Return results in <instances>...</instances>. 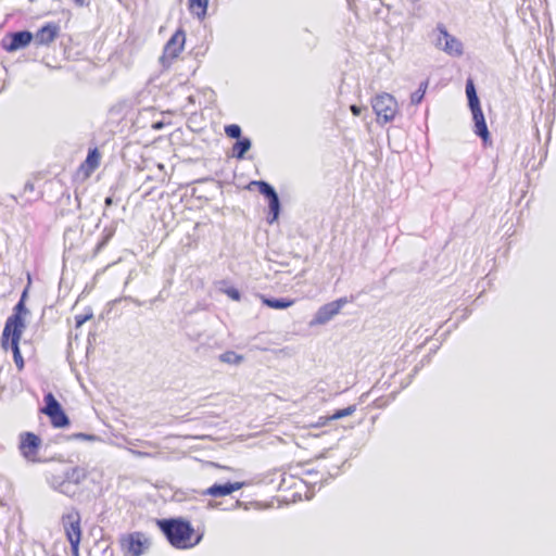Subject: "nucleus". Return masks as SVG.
<instances>
[{"mask_svg":"<svg viewBox=\"0 0 556 556\" xmlns=\"http://www.w3.org/2000/svg\"><path fill=\"white\" fill-rule=\"evenodd\" d=\"M350 110L354 116H359L362 114V108L356 104H352Z\"/></svg>","mask_w":556,"mask_h":556,"instance_id":"obj_34","label":"nucleus"},{"mask_svg":"<svg viewBox=\"0 0 556 556\" xmlns=\"http://www.w3.org/2000/svg\"><path fill=\"white\" fill-rule=\"evenodd\" d=\"M60 30L59 24L49 22L37 30L33 40H35L38 46H49L58 38Z\"/></svg>","mask_w":556,"mask_h":556,"instance_id":"obj_13","label":"nucleus"},{"mask_svg":"<svg viewBox=\"0 0 556 556\" xmlns=\"http://www.w3.org/2000/svg\"><path fill=\"white\" fill-rule=\"evenodd\" d=\"M217 506H218V503L212 502V501L208 502V507L216 508Z\"/></svg>","mask_w":556,"mask_h":556,"instance_id":"obj_39","label":"nucleus"},{"mask_svg":"<svg viewBox=\"0 0 556 556\" xmlns=\"http://www.w3.org/2000/svg\"><path fill=\"white\" fill-rule=\"evenodd\" d=\"M262 303L269 308L274 309H286L293 305L294 300L289 298H271L266 295H261Z\"/></svg>","mask_w":556,"mask_h":556,"instance_id":"obj_19","label":"nucleus"},{"mask_svg":"<svg viewBox=\"0 0 556 556\" xmlns=\"http://www.w3.org/2000/svg\"><path fill=\"white\" fill-rule=\"evenodd\" d=\"M348 303L346 298H340L338 300H334L332 302H329L327 304H324L318 308L316 314L314 315L313 319L311 320V325H325L329 320H331L342 309V307Z\"/></svg>","mask_w":556,"mask_h":556,"instance_id":"obj_12","label":"nucleus"},{"mask_svg":"<svg viewBox=\"0 0 556 556\" xmlns=\"http://www.w3.org/2000/svg\"><path fill=\"white\" fill-rule=\"evenodd\" d=\"M43 403L45 405L40 408V413L47 416L63 408L60 402L51 392H48L43 395Z\"/></svg>","mask_w":556,"mask_h":556,"instance_id":"obj_20","label":"nucleus"},{"mask_svg":"<svg viewBox=\"0 0 556 556\" xmlns=\"http://www.w3.org/2000/svg\"><path fill=\"white\" fill-rule=\"evenodd\" d=\"M92 317H93V314H92L91 311H89V312H87L85 314L76 315L75 316V327L76 328L81 327L86 321H88Z\"/></svg>","mask_w":556,"mask_h":556,"instance_id":"obj_30","label":"nucleus"},{"mask_svg":"<svg viewBox=\"0 0 556 556\" xmlns=\"http://www.w3.org/2000/svg\"><path fill=\"white\" fill-rule=\"evenodd\" d=\"M356 410V405H350L345 408L336 409L330 416L320 417V419L325 420H337L343 417L352 415Z\"/></svg>","mask_w":556,"mask_h":556,"instance_id":"obj_25","label":"nucleus"},{"mask_svg":"<svg viewBox=\"0 0 556 556\" xmlns=\"http://www.w3.org/2000/svg\"><path fill=\"white\" fill-rule=\"evenodd\" d=\"M76 7L83 8L89 5V2L86 0H72Z\"/></svg>","mask_w":556,"mask_h":556,"instance_id":"obj_37","label":"nucleus"},{"mask_svg":"<svg viewBox=\"0 0 556 556\" xmlns=\"http://www.w3.org/2000/svg\"><path fill=\"white\" fill-rule=\"evenodd\" d=\"M251 185L256 186L258 192L266 198L268 202L267 222L275 223L281 213V202L276 189L265 180H254Z\"/></svg>","mask_w":556,"mask_h":556,"instance_id":"obj_5","label":"nucleus"},{"mask_svg":"<svg viewBox=\"0 0 556 556\" xmlns=\"http://www.w3.org/2000/svg\"><path fill=\"white\" fill-rule=\"evenodd\" d=\"M143 112H144V113H150V112H151V110H150V109H144V110H143Z\"/></svg>","mask_w":556,"mask_h":556,"instance_id":"obj_46","label":"nucleus"},{"mask_svg":"<svg viewBox=\"0 0 556 556\" xmlns=\"http://www.w3.org/2000/svg\"><path fill=\"white\" fill-rule=\"evenodd\" d=\"M70 439L84 440V441L94 442V441H98V440H99V437H98V435H96V434L84 433V432H77V433L72 434V435L70 437Z\"/></svg>","mask_w":556,"mask_h":556,"instance_id":"obj_29","label":"nucleus"},{"mask_svg":"<svg viewBox=\"0 0 556 556\" xmlns=\"http://www.w3.org/2000/svg\"><path fill=\"white\" fill-rule=\"evenodd\" d=\"M127 300H130L132 303H135L136 305L138 306H141L142 305V302H140L139 300L137 299H132V298H126Z\"/></svg>","mask_w":556,"mask_h":556,"instance_id":"obj_38","label":"nucleus"},{"mask_svg":"<svg viewBox=\"0 0 556 556\" xmlns=\"http://www.w3.org/2000/svg\"><path fill=\"white\" fill-rule=\"evenodd\" d=\"M35 186L31 181H26L23 189V194H27L28 192H34Z\"/></svg>","mask_w":556,"mask_h":556,"instance_id":"obj_33","label":"nucleus"},{"mask_svg":"<svg viewBox=\"0 0 556 556\" xmlns=\"http://www.w3.org/2000/svg\"><path fill=\"white\" fill-rule=\"evenodd\" d=\"M224 293L227 294L231 300L239 301L241 299L240 291L235 287H228L224 290Z\"/></svg>","mask_w":556,"mask_h":556,"instance_id":"obj_31","label":"nucleus"},{"mask_svg":"<svg viewBox=\"0 0 556 556\" xmlns=\"http://www.w3.org/2000/svg\"><path fill=\"white\" fill-rule=\"evenodd\" d=\"M100 159L101 154L98 148H92L88 150V154L85 162L91 169H96L100 164Z\"/></svg>","mask_w":556,"mask_h":556,"instance_id":"obj_27","label":"nucleus"},{"mask_svg":"<svg viewBox=\"0 0 556 556\" xmlns=\"http://www.w3.org/2000/svg\"><path fill=\"white\" fill-rule=\"evenodd\" d=\"M240 505H241V502H240V501H236V503H235V507H238V506H240Z\"/></svg>","mask_w":556,"mask_h":556,"instance_id":"obj_43","label":"nucleus"},{"mask_svg":"<svg viewBox=\"0 0 556 556\" xmlns=\"http://www.w3.org/2000/svg\"><path fill=\"white\" fill-rule=\"evenodd\" d=\"M86 478V469L76 466L68 468L61 473L51 475L48 478V483L53 490L72 497L77 493L79 484Z\"/></svg>","mask_w":556,"mask_h":556,"instance_id":"obj_2","label":"nucleus"},{"mask_svg":"<svg viewBox=\"0 0 556 556\" xmlns=\"http://www.w3.org/2000/svg\"><path fill=\"white\" fill-rule=\"evenodd\" d=\"M34 39L30 30L23 29L8 33L1 40L2 48L8 52H14L26 48Z\"/></svg>","mask_w":556,"mask_h":556,"instance_id":"obj_10","label":"nucleus"},{"mask_svg":"<svg viewBox=\"0 0 556 556\" xmlns=\"http://www.w3.org/2000/svg\"><path fill=\"white\" fill-rule=\"evenodd\" d=\"M185 42L186 34L180 27L172 35L164 46L163 54L160 56V63L163 67H168L172 62L178 58L179 53L184 49Z\"/></svg>","mask_w":556,"mask_h":556,"instance_id":"obj_8","label":"nucleus"},{"mask_svg":"<svg viewBox=\"0 0 556 556\" xmlns=\"http://www.w3.org/2000/svg\"><path fill=\"white\" fill-rule=\"evenodd\" d=\"M466 96L468 100V108L470 112L477 111L481 109L480 99L477 93V89L472 78H468L466 80Z\"/></svg>","mask_w":556,"mask_h":556,"instance_id":"obj_17","label":"nucleus"},{"mask_svg":"<svg viewBox=\"0 0 556 556\" xmlns=\"http://www.w3.org/2000/svg\"><path fill=\"white\" fill-rule=\"evenodd\" d=\"M41 439L34 432L25 431L20 434L18 450L21 455L28 462H37Z\"/></svg>","mask_w":556,"mask_h":556,"instance_id":"obj_9","label":"nucleus"},{"mask_svg":"<svg viewBox=\"0 0 556 556\" xmlns=\"http://www.w3.org/2000/svg\"><path fill=\"white\" fill-rule=\"evenodd\" d=\"M22 334H9V344L8 350L11 349L13 353V359L18 369H22L24 367V359L20 350V341H21Z\"/></svg>","mask_w":556,"mask_h":556,"instance_id":"obj_16","label":"nucleus"},{"mask_svg":"<svg viewBox=\"0 0 556 556\" xmlns=\"http://www.w3.org/2000/svg\"><path fill=\"white\" fill-rule=\"evenodd\" d=\"M251 147L252 140L249 137H242L236 140V142L233 143L231 149V156L237 160H243L245 157L247 152L251 149Z\"/></svg>","mask_w":556,"mask_h":556,"instance_id":"obj_18","label":"nucleus"},{"mask_svg":"<svg viewBox=\"0 0 556 556\" xmlns=\"http://www.w3.org/2000/svg\"><path fill=\"white\" fill-rule=\"evenodd\" d=\"M37 198H38V197H36V198H27V199H26V201H27V202H31V201L36 200Z\"/></svg>","mask_w":556,"mask_h":556,"instance_id":"obj_42","label":"nucleus"},{"mask_svg":"<svg viewBox=\"0 0 556 556\" xmlns=\"http://www.w3.org/2000/svg\"><path fill=\"white\" fill-rule=\"evenodd\" d=\"M156 525L167 542L175 548L187 549L200 543L202 534L192 542L194 529L191 522L182 517L156 519Z\"/></svg>","mask_w":556,"mask_h":556,"instance_id":"obj_1","label":"nucleus"},{"mask_svg":"<svg viewBox=\"0 0 556 556\" xmlns=\"http://www.w3.org/2000/svg\"><path fill=\"white\" fill-rule=\"evenodd\" d=\"M164 126H165V123L163 121L153 122L152 125H151V127L154 130H161Z\"/></svg>","mask_w":556,"mask_h":556,"instance_id":"obj_35","label":"nucleus"},{"mask_svg":"<svg viewBox=\"0 0 556 556\" xmlns=\"http://www.w3.org/2000/svg\"><path fill=\"white\" fill-rule=\"evenodd\" d=\"M420 9L421 7L417 3V4H414L412 11L409 12V15L413 16V17H418L420 18L421 15H420Z\"/></svg>","mask_w":556,"mask_h":556,"instance_id":"obj_32","label":"nucleus"},{"mask_svg":"<svg viewBox=\"0 0 556 556\" xmlns=\"http://www.w3.org/2000/svg\"><path fill=\"white\" fill-rule=\"evenodd\" d=\"M160 300H162L161 293L155 299H153L151 301V303H154V302L160 301Z\"/></svg>","mask_w":556,"mask_h":556,"instance_id":"obj_41","label":"nucleus"},{"mask_svg":"<svg viewBox=\"0 0 556 556\" xmlns=\"http://www.w3.org/2000/svg\"><path fill=\"white\" fill-rule=\"evenodd\" d=\"M48 417L50 419L51 425L54 428H64L70 425V418L65 414L63 408L58 412L51 413L50 415H48Z\"/></svg>","mask_w":556,"mask_h":556,"instance_id":"obj_21","label":"nucleus"},{"mask_svg":"<svg viewBox=\"0 0 556 556\" xmlns=\"http://www.w3.org/2000/svg\"><path fill=\"white\" fill-rule=\"evenodd\" d=\"M29 314V309L23 302H17L13 307V313L10 315L4 324L1 334V346L8 350L9 334H23L26 328L25 316Z\"/></svg>","mask_w":556,"mask_h":556,"instance_id":"obj_3","label":"nucleus"},{"mask_svg":"<svg viewBox=\"0 0 556 556\" xmlns=\"http://www.w3.org/2000/svg\"><path fill=\"white\" fill-rule=\"evenodd\" d=\"M208 0H189V9L199 18L206 15Z\"/></svg>","mask_w":556,"mask_h":556,"instance_id":"obj_22","label":"nucleus"},{"mask_svg":"<svg viewBox=\"0 0 556 556\" xmlns=\"http://www.w3.org/2000/svg\"><path fill=\"white\" fill-rule=\"evenodd\" d=\"M112 204V198L108 197L105 199V205H111Z\"/></svg>","mask_w":556,"mask_h":556,"instance_id":"obj_40","label":"nucleus"},{"mask_svg":"<svg viewBox=\"0 0 556 556\" xmlns=\"http://www.w3.org/2000/svg\"><path fill=\"white\" fill-rule=\"evenodd\" d=\"M115 230L116 229H115L114 226H106V227H104V229H103V231L101 233V239L99 240V242L96 245L94 254H98L102 249H104V247L113 238V236L115 233Z\"/></svg>","mask_w":556,"mask_h":556,"instance_id":"obj_23","label":"nucleus"},{"mask_svg":"<svg viewBox=\"0 0 556 556\" xmlns=\"http://www.w3.org/2000/svg\"><path fill=\"white\" fill-rule=\"evenodd\" d=\"M437 30L439 33L435 42L438 48L450 55L458 56L463 54V43L456 37L448 34L443 24H438Z\"/></svg>","mask_w":556,"mask_h":556,"instance_id":"obj_11","label":"nucleus"},{"mask_svg":"<svg viewBox=\"0 0 556 556\" xmlns=\"http://www.w3.org/2000/svg\"><path fill=\"white\" fill-rule=\"evenodd\" d=\"M473 132L485 144L490 140V131L482 109L471 112Z\"/></svg>","mask_w":556,"mask_h":556,"instance_id":"obj_15","label":"nucleus"},{"mask_svg":"<svg viewBox=\"0 0 556 556\" xmlns=\"http://www.w3.org/2000/svg\"><path fill=\"white\" fill-rule=\"evenodd\" d=\"M428 88V80H424L419 84V87L416 91H414L410 96V103L417 105L421 103L425 98L426 91Z\"/></svg>","mask_w":556,"mask_h":556,"instance_id":"obj_26","label":"nucleus"},{"mask_svg":"<svg viewBox=\"0 0 556 556\" xmlns=\"http://www.w3.org/2000/svg\"><path fill=\"white\" fill-rule=\"evenodd\" d=\"M80 520V514L75 508H72L62 516V525L74 556H78L79 543L81 540Z\"/></svg>","mask_w":556,"mask_h":556,"instance_id":"obj_4","label":"nucleus"},{"mask_svg":"<svg viewBox=\"0 0 556 556\" xmlns=\"http://www.w3.org/2000/svg\"><path fill=\"white\" fill-rule=\"evenodd\" d=\"M244 485H247V483L243 481H241V482L228 481L225 483H214L213 485H211L210 488L204 490L202 492V495H208L212 497H223V496L231 494L235 491L242 489Z\"/></svg>","mask_w":556,"mask_h":556,"instance_id":"obj_14","label":"nucleus"},{"mask_svg":"<svg viewBox=\"0 0 556 556\" xmlns=\"http://www.w3.org/2000/svg\"><path fill=\"white\" fill-rule=\"evenodd\" d=\"M188 100H189V102H192L193 101V97L192 96L188 97Z\"/></svg>","mask_w":556,"mask_h":556,"instance_id":"obj_45","label":"nucleus"},{"mask_svg":"<svg viewBox=\"0 0 556 556\" xmlns=\"http://www.w3.org/2000/svg\"><path fill=\"white\" fill-rule=\"evenodd\" d=\"M413 2V4H417L419 2V0H410Z\"/></svg>","mask_w":556,"mask_h":556,"instance_id":"obj_44","label":"nucleus"},{"mask_svg":"<svg viewBox=\"0 0 556 556\" xmlns=\"http://www.w3.org/2000/svg\"><path fill=\"white\" fill-rule=\"evenodd\" d=\"M27 296H28V286L23 290L18 302H23L26 304Z\"/></svg>","mask_w":556,"mask_h":556,"instance_id":"obj_36","label":"nucleus"},{"mask_svg":"<svg viewBox=\"0 0 556 556\" xmlns=\"http://www.w3.org/2000/svg\"><path fill=\"white\" fill-rule=\"evenodd\" d=\"M218 359L225 364L239 365L243 362L244 358L242 355L237 354L235 351H226L218 356Z\"/></svg>","mask_w":556,"mask_h":556,"instance_id":"obj_24","label":"nucleus"},{"mask_svg":"<svg viewBox=\"0 0 556 556\" xmlns=\"http://www.w3.org/2000/svg\"><path fill=\"white\" fill-rule=\"evenodd\" d=\"M224 131H225L226 136L231 139L238 140L243 137L242 129L238 124L226 125L224 128Z\"/></svg>","mask_w":556,"mask_h":556,"instance_id":"obj_28","label":"nucleus"},{"mask_svg":"<svg viewBox=\"0 0 556 556\" xmlns=\"http://www.w3.org/2000/svg\"><path fill=\"white\" fill-rule=\"evenodd\" d=\"M371 106L378 121L383 123L391 122L397 111V102L389 93L377 94L371 101Z\"/></svg>","mask_w":556,"mask_h":556,"instance_id":"obj_7","label":"nucleus"},{"mask_svg":"<svg viewBox=\"0 0 556 556\" xmlns=\"http://www.w3.org/2000/svg\"><path fill=\"white\" fill-rule=\"evenodd\" d=\"M119 544L126 556H141L150 547L149 539L139 531L123 535Z\"/></svg>","mask_w":556,"mask_h":556,"instance_id":"obj_6","label":"nucleus"}]
</instances>
